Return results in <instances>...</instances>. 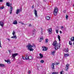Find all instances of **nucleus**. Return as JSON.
<instances>
[{
	"mask_svg": "<svg viewBox=\"0 0 74 74\" xmlns=\"http://www.w3.org/2000/svg\"><path fill=\"white\" fill-rule=\"evenodd\" d=\"M5 62H7V63H8V64H10V63H11V62H10V61L9 60V59L8 60H5Z\"/></svg>",
	"mask_w": 74,
	"mask_h": 74,
	"instance_id": "nucleus-14",
	"label": "nucleus"
},
{
	"mask_svg": "<svg viewBox=\"0 0 74 74\" xmlns=\"http://www.w3.org/2000/svg\"><path fill=\"white\" fill-rule=\"evenodd\" d=\"M58 74V72H56V74Z\"/></svg>",
	"mask_w": 74,
	"mask_h": 74,
	"instance_id": "nucleus-52",
	"label": "nucleus"
},
{
	"mask_svg": "<svg viewBox=\"0 0 74 74\" xmlns=\"http://www.w3.org/2000/svg\"><path fill=\"white\" fill-rule=\"evenodd\" d=\"M59 64V61H57L56 62V65H58V64Z\"/></svg>",
	"mask_w": 74,
	"mask_h": 74,
	"instance_id": "nucleus-27",
	"label": "nucleus"
},
{
	"mask_svg": "<svg viewBox=\"0 0 74 74\" xmlns=\"http://www.w3.org/2000/svg\"><path fill=\"white\" fill-rule=\"evenodd\" d=\"M22 58H23V59L25 60V58H24V57H23V56H22Z\"/></svg>",
	"mask_w": 74,
	"mask_h": 74,
	"instance_id": "nucleus-45",
	"label": "nucleus"
},
{
	"mask_svg": "<svg viewBox=\"0 0 74 74\" xmlns=\"http://www.w3.org/2000/svg\"><path fill=\"white\" fill-rule=\"evenodd\" d=\"M35 31H36V30H35V29H34L33 30V32H35Z\"/></svg>",
	"mask_w": 74,
	"mask_h": 74,
	"instance_id": "nucleus-46",
	"label": "nucleus"
},
{
	"mask_svg": "<svg viewBox=\"0 0 74 74\" xmlns=\"http://www.w3.org/2000/svg\"><path fill=\"white\" fill-rule=\"evenodd\" d=\"M71 40L74 41L73 45H74V37H73V39H72V37L71 38Z\"/></svg>",
	"mask_w": 74,
	"mask_h": 74,
	"instance_id": "nucleus-24",
	"label": "nucleus"
},
{
	"mask_svg": "<svg viewBox=\"0 0 74 74\" xmlns=\"http://www.w3.org/2000/svg\"><path fill=\"white\" fill-rule=\"evenodd\" d=\"M0 66L1 67H4L5 66V65H4V64H0Z\"/></svg>",
	"mask_w": 74,
	"mask_h": 74,
	"instance_id": "nucleus-28",
	"label": "nucleus"
},
{
	"mask_svg": "<svg viewBox=\"0 0 74 74\" xmlns=\"http://www.w3.org/2000/svg\"><path fill=\"white\" fill-rule=\"evenodd\" d=\"M30 73H31L30 71H28V74H30Z\"/></svg>",
	"mask_w": 74,
	"mask_h": 74,
	"instance_id": "nucleus-47",
	"label": "nucleus"
},
{
	"mask_svg": "<svg viewBox=\"0 0 74 74\" xmlns=\"http://www.w3.org/2000/svg\"><path fill=\"white\" fill-rule=\"evenodd\" d=\"M10 8L9 9L10 11V14H11L12 12V10H13V7L10 6Z\"/></svg>",
	"mask_w": 74,
	"mask_h": 74,
	"instance_id": "nucleus-8",
	"label": "nucleus"
},
{
	"mask_svg": "<svg viewBox=\"0 0 74 74\" xmlns=\"http://www.w3.org/2000/svg\"><path fill=\"white\" fill-rule=\"evenodd\" d=\"M43 1H46V0H43Z\"/></svg>",
	"mask_w": 74,
	"mask_h": 74,
	"instance_id": "nucleus-53",
	"label": "nucleus"
},
{
	"mask_svg": "<svg viewBox=\"0 0 74 74\" xmlns=\"http://www.w3.org/2000/svg\"><path fill=\"white\" fill-rule=\"evenodd\" d=\"M58 8L57 7H56V15H57L58 14Z\"/></svg>",
	"mask_w": 74,
	"mask_h": 74,
	"instance_id": "nucleus-17",
	"label": "nucleus"
},
{
	"mask_svg": "<svg viewBox=\"0 0 74 74\" xmlns=\"http://www.w3.org/2000/svg\"><path fill=\"white\" fill-rule=\"evenodd\" d=\"M32 7V9L34 8V5H33Z\"/></svg>",
	"mask_w": 74,
	"mask_h": 74,
	"instance_id": "nucleus-42",
	"label": "nucleus"
},
{
	"mask_svg": "<svg viewBox=\"0 0 74 74\" xmlns=\"http://www.w3.org/2000/svg\"><path fill=\"white\" fill-rule=\"evenodd\" d=\"M0 26L2 27L4 26V22L2 21H0Z\"/></svg>",
	"mask_w": 74,
	"mask_h": 74,
	"instance_id": "nucleus-10",
	"label": "nucleus"
},
{
	"mask_svg": "<svg viewBox=\"0 0 74 74\" xmlns=\"http://www.w3.org/2000/svg\"><path fill=\"white\" fill-rule=\"evenodd\" d=\"M73 7H74V4L73 5Z\"/></svg>",
	"mask_w": 74,
	"mask_h": 74,
	"instance_id": "nucleus-55",
	"label": "nucleus"
},
{
	"mask_svg": "<svg viewBox=\"0 0 74 74\" xmlns=\"http://www.w3.org/2000/svg\"><path fill=\"white\" fill-rule=\"evenodd\" d=\"M54 17L55 18V16H54Z\"/></svg>",
	"mask_w": 74,
	"mask_h": 74,
	"instance_id": "nucleus-59",
	"label": "nucleus"
},
{
	"mask_svg": "<svg viewBox=\"0 0 74 74\" xmlns=\"http://www.w3.org/2000/svg\"><path fill=\"white\" fill-rule=\"evenodd\" d=\"M0 47L1 48V41L0 40Z\"/></svg>",
	"mask_w": 74,
	"mask_h": 74,
	"instance_id": "nucleus-40",
	"label": "nucleus"
},
{
	"mask_svg": "<svg viewBox=\"0 0 74 74\" xmlns=\"http://www.w3.org/2000/svg\"><path fill=\"white\" fill-rule=\"evenodd\" d=\"M60 33H61H61H62V31H60Z\"/></svg>",
	"mask_w": 74,
	"mask_h": 74,
	"instance_id": "nucleus-50",
	"label": "nucleus"
},
{
	"mask_svg": "<svg viewBox=\"0 0 74 74\" xmlns=\"http://www.w3.org/2000/svg\"><path fill=\"white\" fill-rule=\"evenodd\" d=\"M10 5H11V4H10V3H9L8 2L6 3L7 6H8V7H10Z\"/></svg>",
	"mask_w": 74,
	"mask_h": 74,
	"instance_id": "nucleus-20",
	"label": "nucleus"
},
{
	"mask_svg": "<svg viewBox=\"0 0 74 74\" xmlns=\"http://www.w3.org/2000/svg\"><path fill=\"white\" fill-rule=\"evenodd\" d=\"M13 24H14V25H17V24H18L17 21H16V20H15L13 23Z\"/></svg>",
	"mask_w": 74,
	"mask_h": 74,
	"instance_id": "nucleus-15",
	"label": "nucleus"
},
{
	"mask_svg": "<svg viewBox=\"0 0 74 74\" xmlns=\"http://www.w3.org/2000/svg\"><path fill=\"white\" fill-rule=\"evenodd\" d=\"M4 6L3 7H0V9H1V10H2V9H3V8H4Z\"/></svg>",
	"mask_w": 74,
	"mask_h": 74,
	"instance_id": "nucleus-36",
	"label": "nucleus"
},
{
	"mask_svg": "<svg viewBox=\"0 0 74 74\" xmlns=\"http://www.w3.org/2000/svg\"><path fill=\"white\" fill-rule=\"evenodd\" d=\"M46 18L47 20H49V19H50V17L48 16H47L46 17Z\"/></svg>",
	"mask_w": 74,
	"mask_h": 74,
	"instance_id": "nucleus-26",
	"label": "nucleus"
},
{
	"mask_svg": "<svg viewBox=\"0 0 74 74\" xmlns=\"http://www.w3.org/2000/svg\"><path fill=\"white\" fill-rule=\"evenodd\" d=\"M15 31L14 30L12 33V34L13 36H14V35H15Z\"/></svg>",
	"mask_w": 74,
	"mask_h": 74,
	"instance_id": "nucleus-33",
	"label": "nucleus"
},
{
	"mask_svg": "<svg viewBox=\"0 0 74 74\" xmlns=\"http://www.w3.org/2000/svg\"><path fill=\"white\" fill-rule=\"evenodd\" d=\"M55 52H56V51H52L51 52V54L52 55H55Z\"/></svg>",
	"mask_w": 74,
	"mask_h": 74,
	"instance_id": "nucleus-21",
	"label": "nucleus"
},
{
	"mask_svg": "<svg viewBox=\"0 0 74 74\" xmlns=\"http://www.w3.org/2000/svg\"><path fill=\"white\" fill-rule=\"evenodd\" d=\"M61 28L62 29V28H63V26H62L61 27Z\"/></svg>",
	"mask_w": 74,
	"mask_h": 74,
	"instance_id": "nucleus-51",
	"label": "nucleus"
},
{
	"mask_svg": "<svg viewBox=\"0 0 74 74\" xmlns=\"http://www.w3.org/2000/svg\"><path fill=\"white\" fill-rule=\"evenodd\" d=\"M68 17H69V16L67 15H66V16H65V18L66 20H67V19H68Z\"/></svg>",
	"mask_w": 74,
	"mask_h": 74,
	"instance_id": "nucleus-32",
	"label": "nucleus"
},
{
	"mask_svg": "<svg viewBox=\"0 0 74 74\" xmlns=\"http://www.w3.org/2000/svg\"><path fill=\"white\" fill-rule=\"evenodd\" d=\"M19 23H21V22H19Z\"/></svg>",
	"mask_w": 74,
	"mask_h": 74,
	"instance_id": "nucleus-57",
	"label": "nucleus"
},
{
	"mask_svg": "<svg viewBox=\"0 0 74 74\" xmlns=\"http://www.w3.org/2000/svg\"><path fill=\"white\" fill-rule=\"evenodd\" d=\"M53 45L55 47V49H56V40H55L53 43Z\"/></svg>",
	"mask_w": 74,
	"mask_h": 74,
	"instance_id": "nucleus-12",
	"label": "nucleus"
},
{
	"mask_svg": "<svg viewBox=\"0 0 74 74\" xmlns=\"http://www.w3.org/2000/svg\"><path fill=\"white\" fill-rule=\"evenodd\" d=\"M47 42H48V39H46V41H45V42H46V43H47Z\"/></svg>",
	"mask_w": 74,
	"mask_h": 74,
	"instance_id": "nucleus-34",
	"label": "nucleus"
},
{
	"mask_svg": "<svg viewBox=\"0 0 74 74\" xmlns=\"http://www.w3.org/2000/svg\"><path fill=\"white\" fill-rule=\"evenodd\" d=\"M3 1V0H0V2H2Z\"/></svg>",
	"mask_w": 74,
	"mask_h": 74,
	"instance_id": "nucleus-48",
	"label": "nucleus"
},
{
	"mask_svg": "<svg viewBox=\"0 0 74 74\" xmlns=\"http://www.w3.org/2000/svg\"><path fill=\"white\" fill-rule=\"evenodd\" d=\"M33 35H34V33H33Z\"/></svg>",
	"mask_w": 74,
	"mask_h": 74,
	"instance_id": "nucleus-56",
	"label": "nucleus"
},
{
	"mask_svg": "<svg viewBox=\"0 0 74 74\" xmlns=\"http://www.w3.org/2000/svg\"><path fill=\"white\" fill-rule=\"evenodd\" d=\"M17 55H18V53H17L12 54V58L14 60H15V56H16Z\"/></svg>",
	"mask_w": 74,
	"mask_h": 74,
	"instance_id": "nucleus-4",
	"label": "nucleus"
},
{
	"mask_svg": "<svg viewBox=\"0 0 74 74\" xmlns=\"http://www.w3.org/2000/svg\"><path fill=\"white\" fill-rule=\"evenodd\" d=\"M21 25H25V24H24V23H23L22 22H21Z\"/></svg>",
	"mask_w": 74,
	"mask_h": 74,
	"instance_id": "nucleus-43",
	"label": "nucleus"
},
{
	"mask_svg": "<svg viewBox=\"0 0 74 74\" xmlns=\"http://www.w3.org/2000/svg\"><path fill=\"white\" fill-rule=\"evenodd\" d=\"M63 71H61L60 73V74H63L62 72H63Z\"/></svg>",
	"mask_w": 74,
	"mask_h": 74,
	"instance_id": "nucleus-38",
	"label": "nucleus"
},
{
	"mask_svg": "<svg viewBox=\"0 0 74 74\" xmlns=\"http://www.w3.org/2000/svg\"><path fill=\"white\" fill-rule=\"evenodd\" d=\"M73 37L72 38V40H73Z\"/></svg>",
	"mask_w": 74,
	"mask_h": 74,
	"instance_id": "nucleus-54",
	"label": "nucleus"
},
{
	"mask_svg": "<svg viewBox=\"0 0 74 74\" xmlns=\"http://www.w3.org/2000/svg\"><path fill=\"white\" fill-rule=\"evenodd\" d=\"M56 7H55L54 10L53 12V14L55 16H56Z\"/></svg>",
	"mask_w": 74,
	"mask_h": 74,
	"instance_id": "nucleus-16",
	"label": "nucleus"
},
{
	"mask_svg": "<svg viewBox=\"0 0 74 74\" xmlns=\"http://www.w3.org/2000/svg\"><path fill=\"white\" fill-rule=\"evenodd\" d=\"M33 59V58L31 56H30L29 57L27 56H26L25 57V59L26 60H27V59H29V60H32V59Z\"/></svg>",
	"mask_w": 74,
	"mask_h": 74,
	"instance_id": "nucleus-3",
	"label": "nucleus"
},
{
	"mask_svg": "<svg viewBox=\"0 0 74 74\" xmlns=\"http://www.w3.org/2000/svg\"><path fill=\"white\" fill-rule=\"evenodd\" d=\"M11 38H15V39H16V36L14 35Z\"/></svg>",
	"mask_w": 74,
	"mask_h": 74,
	"instance_id": "nucleus-19",
	"label": "nucleus"
},
{
	"mask_svg": "<svg viewBox=\"0 0 74 74\" xmlns=\"http://www.w3.org/2000/svg\"><path fill=\"white\" fill-rule=\"evenodd\" d=\"M58 19H57V21H58Z\"/></svg>",
	"mask_w": 74,
	"mask_h": 74,
	"instance_id": "nucleus-58",
	"label": "nucleus"
},
{
	"mask_svg": "<svg viewBox=\"0 0 74 74\" xmlns=\"http://www.w3.org/2000/svg\"><path fill=\"white\" fill-rule=\"evenodd\" d=\"M42 29H41L42 30Z\"/></svg>",
	"mask_w": 74,
	"mask_h": 74,
	"instance_id": "nucleus-60",
	"label": "nucleus"
},
{
	"mask_svg": "<svg viewBox=\"0 0 74 74\" xmlns=\"http://www.w3.org/2000/svg\"><path fill=\"white\" fill-rule=\"evenodd\" d=\"M65 57H67V56H69V54H64Z\"/></svg>",
	"mask_w": 74,
	"mask_h": 74,
	"instance_id": "nucleus-25",
	"label": "nucleus"
},
{
	"mask_svg": "<svg viewBox=\"0 0 74 74\" xmlns=\"http://www.w3.org/2000/svg\"><path fill=\"white\" fill-rule=\"evenodd\" d=\"M49 34H51L52 33V28H50L47 29Z\"/></svg>",
	"mask_w": 74,
	"mask_h": 74,
	"instance_id": "nucleus-11",
	"label": "nucleus"
},
{
	"mask_svg": "<svg viewBox=\"0 0 74 74\" xmlns=\"http://www.w3.org/2000/svg\"><path fill=\"white\" fill-rule=\"evenodd\" d=\"M58 38L59 41H60V36H59V35H58Z\"/></svg>",
	"mask_w": 74,
	"mask_h": 74,
	"instance_id": "nucleus-23",
	"label": "nucleus"
},
{
	"mask_svg": "<svg viewBox=\"0 0 74 74\" xmlns=\"http://www.w3.org/2000/svg\"><path fill=\"white\" fill-rule=\"evenodd\" d=\"M69 66H70V64H67L66 65V67L65 68V70L66 71H68V70H69Z\"/></svg>",
	"mask_w": 74,
	"mask_h": 74,
	"instance_id": "nucleus-5",
	"label": "nucleus"
},
{
	"mask_svg": "<svg viewBox=\"0 0 74 74\" xmlns=\"http://www.w3.org/2000/svg\"><path fill=\"white\" fill-rule=\"evenodd\" d=\"M8 51H9V52L10 53V52H11V51L10 50H8Z\"/></svg>",
	"mask_w": 74,
	"mask_h": 74,
	"instance_id": "nucleus-49",
	"label": "nucleus"
},
{
	"mask_svg": "<svg viewBox=\"0 0 74 74\" xmlns=\"http://www.w3.org/2000/svg\"><path fill=\"white\" fill-rule=\"evenodd\" d=\"M52 74H56V72H53L52 73Z\"/></svg>",
	"mask_w": 74,
	"mask_h": 74,
	"instance_id": "nucleus-41",
	"label": "nucleus"
},
{
	"mask_svg": "<svg viewBox=\"0 0 74 74\" xmlns=\"http://www.w3.org/2000/svg\"><path fill=\"white\" fill-rule=\"evenodd\" d=\"M40 63H43L44 62V61L43 60H42L40 61Z\"/></svg>",
	"mask_w": 74,
	"mask_h": 74,
	"instance_id": "nucleus-30",
	"label": "nucleus"
},
{
	"mask_svg": "<svg viewBox=\"0 0 74 74\" xmlns=\"http://www.w3.org/2000/svg\"><path fill=\"white\" fill-rule=\"evenodd\" d=\"M34 14L35 15V16L36 17H38V15H37V11L36 10V9H34Z\"/></svg>",
	"mask_w": 74,
	"mask_h": 74,
	"instance_id": "nucleus-7",
	"label": "nucleus"
},
{
	"mask_svg": "<svg viewBox=\"0 0 74 74\" xmlns=\"http://www.w3.org/2000/svg\"><path fill=\"white\" fill-rule=\"evenodd\" d=\"M42 48H43L42 49V51H47L48 49V48H46V47H45L44 46L42 47Z\"/></svg>",
	"mask_w": 74,
	"mask_h": 74,
	"instance_id": "nucleus-9",
	"label": "nucleus"
},
{
	"mask_svg": "<svg viewBox=\"0 0 74 74\" xmlns=\"http://www.w3.org/2000/svg\"><path fill=\"white\" fill-rule=\"evenodd\" d=\"M7 39L9 41H10V38H7Z\"/></svg>",
	"mask_w": 74,
	"mask_h": 74,
	"instance_id": "nucleus-44",
	"label": "nucleus"
},
{
	"mask_svg": "<svg viewBox=\"0 0 74 74\" xmlns=\"http://www.w3.org/2000/svg\"><path fill=\"white\" fill-rule=\"evenodd\" d=\"M69 44L70 45H72V42H71V41H69Z\"/></svg>",
	"mask_w": 74,
	"mask_h": 74,
	"instance_id": "nucleus-31",
	"label": "nucleus"
},
{
	"mask_svg": "<svg viewBox=\"0 0 74 74\" xmlns=\"http://www.w3.org/2000/svg\"><path fill=\"white\" fill-rule=\"evenodd\" d=\"M60 47V43H57V41H56V50H57Z\"/></svg>",
	"mask_w": 74,
	"mask_h": 74,
	"instance_id": "nucleus-2",
	"label": "nucleus"
},
{
	"mask_svg": "<svg viewBox=\"0 0 74 74\" xmlns=\"http://www.w3.org/2000/svg\"><path fill=\"white\" fill-rule=\"evenodd\" d=\"M56 33L57 34L58 33V32H59V30H56Z\"/></svg>",
	"mask_w": 74,
	"mask_h": 74,
	"instance_id": "nucleus-37",
	"label": "nucleus"
},
{
	"mask_svg": "<svg viewBox=\"0 0 74 74\" xmlns=\"http://www.w3.org/2000/svg\"><path fill=\"white\" fill-rule=\"evenodd\" d=\"M22 11V9H18L16 10V14H18L21 12Z\"/></svg>",
	"mask_w": 74,
	"mask_h": 74,
	"instance_id": "nucleus-6",
	"label": "nucleus"
},
{
	"mask_svg": "<svg viewBox=\"0 0 74 74\" xmlns=\"http://www.w3.org/2000/svg\"><path fill=\"white\" fill-rule=\"evenodd\" d=\"M28 26L29 27L32 26V25H31V24H30L28 25Z\"/></svg>",
	"mask_w": 74,
	"mask_h": 74,
	"instance_id": "nucleus-39",
	"label": "nucleus"
},
{
	"mask_svg": "<svg viewBox=\"0 0 74 74\" xmlns=\"http://www.w3.org/2000/svg\"><path fill=\"white\" fill-rule=\"evenodd\" d=\"M54 65H55V64H54V63H52L51 67L52 69H55V66H54Z\"/></svg>",
	"mask_w": 74,
	"mask_h": 74,
	"instance_id": "nucleus-13",
	"label": "nucleus"
},
{
	"mask_svg": "<svg viewBox=\"0 0 74 74\" xmlns=\"http://www.w3.org/2000/svg\"><path fill=\"white\" fill-rule=\"evenodd\" d=\"M32 47H34V48H35V47H36V46H35V45L34 44H32Z\"/></svg>",
	"mask_w": 74,
	"mask_h": 74,
	"instance_id": "nucleus-35",
	"label": "nucleus"
},
{
	"mask_svg": "<svg viewBox=\"0 0 74 74\" xmlns=\"http://www.w3.org/2000/svg\"><path fill=\"white\" fill-rule=\"evenodd\" d=\"M39 55H40V58H43V55H42V54L40 53Z\"/></svg>",
	"mask_w": 74,
	"mask_h": 74,
	"instance_id": "nucleus-22",
	"label": "nucleus"
},
{
	"mask_svg": "<svg viewBox=\"0 0 74 74\" xmlns=\"http://www.w3.org/2000/svg\"><path fill=\"white\" fill-rule=\"evenodd\" d=\"M43 36H41L40 38V40L39 41V42H41V40H42L43 39Z\"/></svg>",
	"mask_w": 74,
	"mask_h": 74,
	"instance_id": "nucleus-18",
	"label": "nucleus"
},
{
	"mask_svg": "<svg viewBox=\"0 0 74 74\" xmlns=\"http://www.w3.org/2000/svg\"><path fill=\"white\" fill-rule=\"evenodd\" d=\"M66 52H69V49L68 48H66Z\"/></svg>",
	"mask_w": 74,
	"mask_h": 74,
	"instance_id": "nucleus-29",
	"label": "nucleus"
},
{
	"mask_svg": "<svg viewBox=\"0 0 74 74\" xmlns=\"http://www.w3.org/2000/svg\"><path fill=\"white\" fill-rule=\"evenodd\" d=\"M27 47L28 48V49L30 51H33L34 50L32 48H32V47H33V46H32L31 44H29L27 45Z\"/></svg>",
	"mask_w": 74,
	"mask_h": 74,
	"instance_id": "nucleus-1",
	"label": "nucleus"
}]
</instances>
